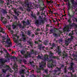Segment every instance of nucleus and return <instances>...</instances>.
Masks as SVG:
<instances>
[{"label":"nucleus","mask_w":77,"mask_h":77,"mask_svg":"<svg viewBox=\"0 0 77 77\" xmlns=\"http://www.w3.org/2000/svg\"><path fill=\"white\" fill-rule=\"evenodd\" d=\"M8 62V60H4L2 58L0 59V64L1 65V66H2L5 68H7L6 70L5 69H2V72H3L4 73H6L7 70L10 69V67H9V66L5 64V62Z\"/></svg>","instance_id":"nucleus-1"},{"label":"nucleus","mask_w":77,"mask_h":77,"mask_svg":"<svg viewBox=\"0 0 77 77\" xmlns=\"http://www.w3.org/2000/svg\"><path fill=\"white\" fill-rule=\"evenodd\" d=\"M39 19L38 20H36L35 23V24L37 25V26H39V24H44L45 23L44 20H43L42 18L41 17V16H39Z\"/></svg>","instance_id":"nucleus-2"},{"label":"nucleus","mask_w":77,"mask_h":77,"mask_svg":"<svg viewBox=\"0 0 77 77\" xmlns=\"http://www.w3.org/2000/svg\"><path fill=\"white\" fill-rule=\"evenodd\" d=\"M2 50H3V51H5V52L6 53L7 56V57H8V60H9V58H10V59H15V57H12V56L9 55V53L7 52V50L5 49L4 48H2L1 50V51H0V53H1V54H2V53H3V51H2Z\"/></svg>","instance_id":"nucleus-3"},{"label":"nucleus","mask_w":77,"mask_h":77,"mask_svg":"<svg viewBox=\"0 0 77 77\" xmlns=\"http://www.w3.org/2000/svg\"><path fill=\"white\" fill-rule=\"evenodd\" d=\"M61 68H59L57 67L54 70V73L55 74L59 75L61 73Z\"/></svg>","instance_id":"nucleus-4"},{"label":"nucleus","mask_w":77,"mask_h":77,"mask_svg":"<svg viewBox=\"0 0 77 77\" xmlns=\"http://www.w3.org/2000/svg\"><path fill=\"white\" fill-rule=\"evenodd\" d=\"M44 67H45V62H42L41 66H40V68L37 69V73H39V72H40L41 69H43Z\"/></svg>","instance_id":"nucleus-5"},{"label":"nucleus","mask_w":77,"mask_h":77,"mask_svg":"<svg viewBox=\"0 0 77 77\" xmlns=\"http://www.w3.org/2000/svg\"><path fill=\"white\" fill-rule=\"evenodd\" d=\"M70 29H71V25H67L66 27L63 29V32H68L70 31Z\"/></svg>","instance_id":"nucleus-6"},{"label":"nucleus","mask_w":77,"mask_h":77,"mask_svg":"<svg viewBox=\"0 0 77 77\" xmlns=\"http://www.w3.org/2000/svg\"><path fill=\"white\" fill-rule=\"evenodd\" d=\"M4 42H6V43H8V46H7V47H10L11 46H12V43L10 40V39L8 38L6 42H5V41H2V42L3 43Z\"/></svg>","instance_id":"nucleus-7"},{"label":"nucleus","mask_w":77,"mask_h":77,"mask_svg":"<svg viewBox=\"0 0 77 77\" xmlns=\"http://www.w3.org/2000/svg\"><path fill=\"white\" fill-rule=\"evenodd\" d=\"M73 35L74 33H73V31H72L71 32H70L69 34V36H71V37L70 38H68V40L69 41H71V40H72V39H73V38H74L73 36Z\"/></svg>","instance_id":"nucleus-8"},{"label":"nucleus","mask_w":77,"mask_h":77,"mask_svg":"<svg viewBox=\"0 0 77 77\" xmlns=\"http://www.w3.org/2000/svg\"><path fill=\"white\" fill-rule=\"evenodd\" d=\"M23 5L25 6H27L28 8H30V6H30V2H29V1L26 0Z\"/></svg>","instance_id":"nucleus-9"},{"label":"nucleus","mask_w":77,"mask_h":77,"mask_svg":"<svg viewBox=\"0 0 77 77\" xmlns=\"http://www.w3.org/2000/svg\"><path fill=\"white\" fill-rule=\"evenodd\" d=\"M73 66H74V63H70V66L69 68V69L70 70H72V72H74L75 71L74 70Z\"/></svg>","instance_id":"nucleus-10"},{"label":"nucleus","mask_w":77,"mask_h":77,"mask_svg":"<svg viewBox=\"0 0 77 77\" xmlns=\"http://www.w3.org/2000/svg\"><path fill=\"white\" fill-rule=\"evenodd\" d=\"M23 26L25 27L26 25H29V24L30 23L29 21L28 20L26 22L25 21H23Z\"/></svg>","instance_id":"nucleus-11"},{"label":"nucleus","mask_w":77,"mask_h":77,"mask_svg":"<svg viewBox=\"0 0 77 77\" xmlns=\"http://www.w3.org/2000/svg\"><path fill=\"white\" fill-rule=\"evenodd\" d=\"M25 71H26V70L25 69H21L19 71V73L21 75V74H26V72H25Z\"/></svg>","instance_id":"nucleus-12"},{"label":"nucleus","mask_w":77,"mask_h":77,"mask_svg":"<svg viewBox=\"0 0 77 77\" xmlns=\"http://www.w3.org/2000/svg\"><path fill=\"white\" fill-rule=\"evenodd\" d=\"M28 43H29V44H30V46L31 47H32L33 46V42L30 41V40L28 41L27 42Z\"/></svg>","instance_id":"nucleus-13"},{"label":"nucleus","mask_w":77,"mask_h":77,"mask_svg":"<svg viewBox=\"0 0 77 77\" xmlns=\"http://www.w3.org/2000/svg\"><path fill=\"white\" fill-rule=\"evenodd\" d=\"M2 13L3 14H6L8 13L7 11L6 10H2Z\"/></svg>","instance_id":"nucleus-14"},{"label":"nucleus","mask_w":77,"mask_h":77,"mask_svg":"<svg viewBox=\"0 0 77 77\" xmlns=\"http://www.w3.org/2000/svg\"><path fill=\"white\" fill-rule=\"evenodd\" d=\"M63 58L64 59L65 57H67L68 55L66 53H64V54H63Z\"/></svg>","instance_id":"nucleus-15"},{"label":"nucleus","mask_w":77,"mask_h":77,"mask_svg":"<svg viewBox=\"0 0 77 77\" xmlns=\"http://www.w3.org/2000/svg\"><path fill=\"white\" fill-rule=\"evenodd\" d=\"M18 26L21 29H23L24 28V26H23L21 24H18Z\"/></svg>","instance_id":"nucleus-16"},{"label":"nucleus","mask_w":77,"mask_h":77,"mask_svg":"<svg viewBox=\"0 0 77 77\" xmlns=\"http://www.w3.org/2000/svg\"><path fill=\"white\" fill-rule=\"evenodd\" d=\"M44 59L45 60H48V56L46 55H44Z\"/></svg>","instance_id":"nucleus-17"},{"label":"nucleus","mask_w":77,"mask_h":77,"mask_svg":"<svg viewBox=\"0 0 77 77\" xmlns=\"http://www.w3.org/2000/svg\"><path fill=\"white\" fill-rule=\"evenodd\" d=\"M14 14H15V15H17V16H19L20 15V14H19V13H20V12H19V11H16L15 12H14Z\"/></svg>","instance_id":"nucleus-18"},{"label":"nucleus","mask_w":77,"mask_h":77,"mask_svg":"<svg viewBox=\"0 0 77 77\" xmlns=\"http://www.w3.org/2000/svg\"><path fill=\"white\" fill-rule=\"evenodd\" d=\"M30 54L25 55V58H26L27 57H28V56H29V57H30Z\"/></svg>","instance_id":"nucleus-19"},{"label":"nucleus","mask_w":77,"mask_h":77,"mask_svg":"<svg viewBox=\"0 0 77 77\" xmlns=\"http://www.w3.org/2000/svg\"><path fill=\"white\" fill-rule=\"evenodd\" d=\"M0 29L1 30L0 32H2L3 33H5V30L3 29V28H0Z\"/></svg>","instance_id":"nucleus-20"},{"label":"nucleus","mask_w":77,"mask_h":77,"mask_svg":"<svg viewBox=\"0 0 77 77\" xmlns=\"http://www.w3.org/2000/svg\"><path fill=\"white\" fill-rule=\"evenodd\" d=\"M18 67V65H17V64L16 63H14V64L13 68H17Z\"/></svg>","instance_id":"nucleus-21"},{"label":"nucleus","mask_w":77,"mask_h":77,"mask_svg":"<svg viewBox=\"0 0 77 77\" xmlns=\"http://www.w3.org/2000/svg\"><path fill=\"white\" fill-rule=\"evenodd\" d=\"M13 69H14V71H15V72H16V73H17V72H18V68H13Z\"/></svg>","instance_id":"nucleus-22"},{"label":"nucleus","mask_w":77,"mask_h":77,"mask_svg":"<svg viewBox=\"0 0 77 77\" xmlns=\"http://www.w3.org/2000/svg\"><path fill=\"white\" fill-rule=\"evenodd\" d=\"M52 58H53V59H57L59 60V57L58 56H53L52 57Z\"/></svg>","instance_id":"nucleus-23"},{"label":"nucleus","mask_w":77,"mask_h":77,"mask_svg":"<svg viewBox=\"0 0 77 77\" xmlns=\"http://www.w3.org/2000/svg\"><path fill=\"white\" fill-rule=\"evenodd\" d=\"M53 35L54 37H58V35L56 33H53Z\"/></svg>","instance_id":"nucleus-24"},{"label":"nucleus","mask_w":77,"mask_h":77,"mask_svg":"<svg viewBox=\"0 0 77 77\" xmlns=\"http://www.w3.org/2000/svg\"><path fill=\"white\" fill-rule=\"evenodd\" d=\"M12 10H13L14 11V12H15L16 11H17V10H18V9H17L16 8H12Z\"/></svg>","instance_id":"nucleus-25"},{"label":"nucleus","mask_w":77,"mask_h":77,"mask_svg":"<svg viewBox=\"0 0 77 77\" xmlns=\"http://www.w3.org/2000/svg\"><path fill=\"white\" fill-rule=\"evenodd\" d=\"M20 52L22 54H24L25 53V51L24 50H22L20 51Z\"/></svg>","instance_id":"nucleus-26"},{"label":"nucleus","mask_w":77,"mask_h":77,"mask_svg":"<svg viewBox=\"0 0 77 77\" xmlns=\"http://www.w3.org/2000/svg\"><path fill=\"white\" fill-rule=\"evenodd\" d=\"M52 64H54V63H56V60H52Z\"/></svg>","instance_id":"nucleus-27"},{"label":"nucleus","mask_w":77,"mask_h":77,"mask_svg":"<svg viewBox=\"0 0 77 77\" xmlns=\"http://www.w3.org/2000/svg\"><path fill=\"white\" fill-rule=\"evenodd\" d=\"M13 17H14V19H15V20H18V17H17L16 16L13 15Z\"/></svg>","instance_id":"nucleus-28"},{"label":"nucleus","mask_w":77,"mask_h":77,"mask_svg":"<svg viewBox=\"0 0 77 77\" xmlns=\"http://www.w3.org/2000/svg\"><path fill=\"white\" fill-rule=\"evenodd\" d=\"M27 35L30 36L31 35V32L29 31H28L27 32Z\"/></svg>","instance_id":"nucleus-29"},{"label":"nucleus","mask_w":77,"mask_h":77,"mask_svg":"<svg viewBox=\"0 0 77 77\" xmlns=\"http://www.w3.org/2000/svg\"><path fill=\"white\" fill-rule=\"evenodd\" d=\"M48 70L47 69H45V72L47 74H48Z\"/></svg>","instance_id":"nucleus-30"},{"label":"nucleus","mask_w":77,"mask_h":77,"mask_svg":"<svg viewBox=\"0 0 77 77\" xmlns=\"http://www.w3.org/2000/svg\"><path fill=\"white\" fill-rule=\"evenodd\" d=\"M13 26V29H15L16 28V27H17V25H12Z\"/></svg>","instance_id":"nucleus-31"},{"label":"nucleus","mask_w":77,"mask_h":77,"mask_svg":"<svg viewBox=\"0 0 77 77\" xmlns=\"http://www.w3.org/2000/svg\"><path fill=\"white\" fill-rule=\"evenodd\" d=\"M64 73H66V72H67V70L66 69V68H65L64 70Z\"/></svg>","instance_id":"nucleus-32"},{"label":"nucleus","mask_w":77,"mask_h":77,"mask_svg":"<svg viewBox=\"0 0 77 77\" xmlns=\"http://www.w3.org/2000/svg\"><path fill=\"white\" fill-rule=\"evenodd\" d=\"M52 47H56V45L54 43H53Z\"/></svg>","instance_id":"nucleus-33"},{"label":"nucleus","mask_w":77,"mask_h":77,"mask_svg":"<svg viewBox=\"0 0 77 77\" xmlns=\"http://www.w3.org/2000/svg\"><path fill=\"white\" fill-rule=\"evenodd\" d=\"M68 22L69 23H71V19H69L68 20Z\"/></svg>","instance_id":"nucleus-34"},{"label":"nucleus","mask_w":77,"mask_h":77,"mask_svg":"<svg viewBox=\"0 0 77 77\" xmlns=\"http://www.w3.org/2000/svg\"><path fill=\"white\" fill-rule=\"evenodd\" d=\"M44 44L45 45H47V41H45L44 42Z\"/></svg>","instance_id":"nucleus-35"},{"label":"nucleus","mask_w":77,"mask_h":77,"mask_svg":"<svg viewBox=\"0 0 77 77\" xmlns=\"http://www.w3.org/2000/svg\"><path fill=\"white\" fill-rule=\"evenodd\" d=\"M21 35H22V36H25L24 35V32L23 31H21Z\"/></svg>","instance_id":"nucleus-36"},{"label":"nucleus","mask_w":77,"mask_h":77,"mask_svg":"<svg viewBox=\"0 0 77 77\" xmlns=\"http://www.w3.org/2000/svg\"><path fill=\"white\" fill-rule=\"evenodd\" d=\"M20 9L21 10V11H23V8H22V7H20V8H18L17 9Z\"/></svg>","instance_id":"nucleus-37"},{"label":"nucleus","mask_w":77,"mask_h":77,"mask_svg":"<svg viewBox=\"0 0 77 77\" xmlns=\"http://www.w3.org/2000/svg\"><path fill=\"white\" fill-rule=\"evenodd\" d=\"M4 2V1H2V0H0V3H2V4H3Z\"/></svg>","instance_id":"nucleus-38"},{"label":"nucleus","mask_w":77,"mask_h":77,"mask_svg":"<svg viewBox=\"0 0 77 77\" xmlns=\"http://www.w3.org/2000/svg\"><path fill=\"white\" fill-rule=\"evenodd\" d=\"M53 53H50L49 55L50 57H52V56H53Z\"/></svg>","instance_id":"nucleus-39"},{"label":"nucleus","mask_w":77,"mask_h":77,"mask_svg":"<svg viewBox=\"0 0 77 77\" xmlns=\"http://www.w3.org/2000/svg\"><path fill=\"white\" fill-rule=\"evenodd\" d=\"M70 74H71V75L72 77H76V76H74V75H72V73L70 72Z\"/></svg>","instance_id":"nucleus-40"},{"label":"nucleus","mask_w":77,"mask_h":77,"mask_svg":"<svg viewBox=\"0 0 77 77\" xmlns=\"http://www.w3.org/2000/svg\"><path fill=\"white\" fill-rule=\"evenodd\" d=\"M35 44H38V45L39 44V43H38V41L37 42L35 41Z\"/></svg>","instance_id":"nucleus-41"},{"label":"nucleus","mask_w":77,"mask_h":77,"mask_svg":"<svg viewBox=\"0 0 77 77\" xmlns=\"http://www.w3.org/2000/svg\"><path fill=\"white\" fill-rule=\"evenodd\" d=\"M37 58L38 59H41V56L38 55L37 57Z\"/></svg>","instance_id":"nucleus-42"},{"label":"nucleus","mask_w":77,"mask_h":77,"mask_svg":"<svg viewBox=\"0 0 77 77\" xmlns=\"http://www.w3.org/2000/svg\"><path fill=\"white\" fill-rule=\"evenodd\" d=\"M30 64H31V65L32 66H33V67H34V66H35V65H33V64H32V62H30Z\"/></svg>","instance_id":"nucleus-43"},{"label":"nucleus","mask_w":77,"mask_h":77,"mask_svg":"<svg viewBox=\"0 0 77 77\" xmlns=\"http://www.w3.org/2000/svg\"><path fill=\"white\" fill-rule=\"evenodd\" d=\"M71 2L73 5L74 3V0H72Z\"/></svg>","instance_id":"nucleus-44"},{"label":"nucleus","mask_w":77,"mask_h":77,"mask_svg":"<svg viewBox=\"0 0 77 77\" xmlns=\"http://www.w3.org/2000/svg\"><path fill=\"white\" fill-rule=\"evenodd\" d=\"M42 46V44H40L38 45V46L39 47H41Z\"/></svg>","instance_id":"nucleus-45"},{"label":"nucleus","mask_w":77,"mask_h":77,"mask_svg":"<svg viewBox=\"0 0 77 77\" xmlns=\"http://www.w3.org/2000/svg\"><path fill=\"white\" fill-rule=\"evenodd\" d=\"M14 42H16V43H17V42H18V40H14Z\"/></svg>","instance_id":"nucleus-46"},{"label":"nucleus","mask_w":77,"mask_h":77,"mask_svg":"<svg viewBox=\"0 0 77 77\" xmlns=\"http://www.w3.org/2000/svg\"><path fill=\"white\" fill-rule=\"evenodd\" d=\"M8 30H11V26H8Z\"/></svg>","instance_id":"nucleus-47"},{"label":"nucleus","mask_w":77,"mask_h":77,"mask_svg":"<svg viewBox=\"0 0 77 77\" xmlns=\"http://www.w3.org/2000/svg\"><path fill=\"white\" fill-rule=\"evenodd\" d=\"M73 5H77V2H74V3H73Z\"/></svg>","instance_id":"nucleus-48"},{"label":"nucleus","mask_w":77,"mask_h":77,"mask_svg":"<svg viewBox=\"0 0 77 77\" xmlns=\"http://www.w3.org/2000/svg\"><path fill=\"white\" fill-rule=\"evenodd\" d=\"M2 23L4 24H6V21H4L2 22Z\"/></svg>","instance_id":"nucleus-49"},{"label":"nucleus","mask_w":77,"mask_h":77,"mask_svg":"<svg viewBox=\"0 0 77 77\" xmlns=\"http://www.w3.org/2000/svg\"><path fill=\"white\" fill-rule=\"evenodd\" d=\"M22 61V60H19V63H21Z\"/></svg>","instance_id":"nucleus-50"},{"label":"nucleus","mask_w":77,"mask_h":77,"mask_svg":"<svg viewBox=\"0 0 77 77\" xmlns=\"http://www.w3.org/2000/svg\"><path fill=\"white\" fill-rule=\"evenodd\" d=\"M57 50H59V46H58L57 47Z\"/></svg>","instance_id":"nucleus-51"},{"label":"nucleus","mask_w":77,"mask_h":77,"mask_svg":"<svg viewBox=\"0 0 77 77\" xmlns=\"http://www.w3.org/2000/svg\"><path fill=\"white\" fill-rule=\"evenodd\" d=\"M74 26H75V27H76V28H77V24H74Z\"/></svg>","instance_id":"nucleus-52"},{"label":"nucleus","mask_w":77,"mask_h":77,"mask_svg":"<svg viewBox=\"0 0 77 77\" xmlns=\"http://www.w3.org/2000/svg\"><path fill=\"white\" fill-rule=\"evenodd\" d=\"M67 5L68 6H70L71 5L69 3V2L67 4Z\"/></svg>","instance_id":"nucleus-53"},{"label":"nucleus","mask_w":77,"mask_h":77,"mask_svg":"<svg viewBox=\"0 0 77 77\" xmlns=\"http://www.w3.org/2000/svg\"><path fill=\"white\" fill-rule=\"evenodd\" d=\"M21 77H25V76H24V74L21 75Z\"/></svg>","instance_id":"nucleus-54"},{"label":"nucleus","mask_w":77,"mask_h":77,"mask_svg":"<svg viewBox=\"0 0 77 77\" xmlns=\"http://www.w3.org/2000/svg\"><path fill=\"white\" fill-rule=\"evenodd\" d=\"M40 29H39V28H37V31H40Z\"/></svg>","instance_id":"nucleus-55"},{"label":"nucleus","mask_w":77,"mask_h":77,"mask_svg":"<svg viewBox=\"0 0 77 77\" xmlns=\"http://www.w3.org/2000/svg\"><path fill=\"white\" fill-rule=\"evenodd\" d=\"M39 14H40L39 13V12H38L37 13V15H39Z\"/></svg>","instance_id":"nucleus-56"},{"label":"nucleus","mask_w":77,"mask_h":77,"mask_svg":"<svg viewBox=\"0 0 77 77\" xmlns=\"http://www.w3.org/2000/svg\"><path fill=\"white\" fill-rule=\"evenodd\" d=\"M3 18H4L3 17H1V21H2V20H3Z\"/></svg>","instance_id":"nucleus-57"},{"label":"nucleus","mask_w":77,"mask_h":77,"mask_svg":"<svg viewBox=\"0 0 77 77\" xmlns=\"http://www.w3.org/2000/svg\"><path fill=\"white\" fill-rule=\"evenodd\" d=\"M9 76H10V75H6V77H9Z\"/></svg>","instance_id":"nucleus-58"},{"label":"nucleus","mask_w":77,"mask_h":77,"mask_svg":"<svg viewBox=\"0 0 77 77\" xmlns=\"http://www.w3.org/2000/svg\"><path fill=\"white\" fill-rule=\"evenodd\" d=\"M33 53H34V52H33V51H32L31 52V54H33Z\"/></svg>","instance_id":"nucleus-59"},{"label":"nucleus","mask_w":77,"mask_h":77,"mask_svg":"<svg viewBox=\"0 0 77 77\" xmlns=\"http://www.w3.org/2000/svg\"><path fill=\"white\" fill-rule=\"evenodd\" d=\"M3 40H5V37H3V39H2Z\"/></svg>","instance_id":"nucleus-60"},{"label":"nucleus","mask_w":77,"mask_h":77,"mask_svg":"<svg viewBox=\"0 0 77 77\" xmlns=\"http://www.w3.org/2000/svg\"><path fill=\"white\" fill-rule=\"evenodd\" d=\"M60 53H61V52H60V51H58V54H60Z\"/></svg>","instance_id":"nucleus-61"},{"label":"nucleus","mask_w":77,"mask_h":77,"mask_svg":"<svg viewBox=\"0 0 77 77\" xmlns=\"http://www.w3.org/2000/svg\"><path fill=\"white\" fill-rule=\"evenodd\" d=\"M49 76H50V74L47 75H46V77H49Z\"/></svg>","instance_id":"nucleus-62"},{"label":"nucleus","mask_w":77,"mask_h":77,"mask_svg":"<svg viewBox=\"0 0 77 77\" xmlns=\"http://www.w3.org/2000/svg\"><path fill=\"white\" fill-rule=\"evenodd\" d=\"M64 77H69L67 75H65L64 76Z\"/></svg>","instance_id":"nucleus-63"},{"label":"nucleus","mask_w":77,"mask_h":77,"mask_svg":"<svg viewBox=\"0 0 77 77\" xmlns=\"http://www.w3.org/2000/svg\"><path fill=\"white\" fill-rule=\"evenodd\" d=\"M75 22H77V19L76 18H75Z\"/></svg>","instance_id":"nucleus-64"}]
</instances>
